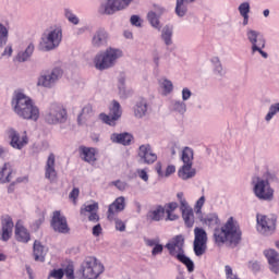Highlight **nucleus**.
I'll list each match as a JSON object with an SVG mask.
<instances>
[{
	"label": "nucleus",
	"instance_id": "6ab92c4d",
	"mask_svg": "<svg viewBox=\"0 0 279 279\" xmlns=\"http://www.w3.org/2000/svg\"><path fill=\"white\" fill-rule=\"evenodd\" d=\"M45 178L52 184L53 182H58V171H56V155L53 153L48 156L46 161Z\"/></svg>",
	"mask_w": 279,
	"mask_h": 279
},
{
	"label": "nucleus",
	"instance_id": "13d9d810",
	"mask_svg": "<svg viewBox=\"0 0 279 279\" xmlns=\"http://www.w3.org/2000/svg\"><path fill=\"white\" fill-rule=\"evenodd\" d=\"M137 175L143 180V182H149V174H147V170L140 169L137 170Z\"/></svg>",
	"mask_w": 279,
	"mask_h": 279
},
{
	"label": "nucleus",
	"instance_id": "5fc2aeb1",
	"mask_svg": "<svg viewBox=\"0 0 279 279\" xmlns=\"http://www.w3.org/2000/svg\"><path fill=\"white\" fill-rule=\"evenodd\" d=\"M177 198L180 202V208H184L185 206H189V202H186V198H184V193L179 192L177 194Z\"/></svg>",
	"mask_w": 279,
	"mask_h": 279
},
{
	"label": "nucleus",
	"instance_id": "a18cd8bd",
	"mask_svg": "<svg viewBox=\"0 0 279 279\" xmlns=\"http://www.w3.org/2000/svg\"><path fill=\"white\" fill-rule=\"evenodd\" d=\"M161 88H163V95H170V93H173V83L170 80L165 78L161 82Z\"/></svg>",
	"mask_w": 279,
	"mask_h": 279
},
{
	"label": "nucleus",
	"instance_id": "052dcab7",
	"mask_svg": "<svg viewBox=\"0 0 279 279\" xmlns=\"http://www.w3.org/2000/svg\"><path fill=\"white\" fill-rule=\"evenodd\" d=\"M165 250V246L160 244V242L153 247L151 256H158V254H162V251Z\"/></svg>",
	"mask_w": 279,
	"mask_h": 279
},
{
	"label": "nucleus",
	"instance_id": "393cba45",
	"mask_svg": "<svg viewBox=\"0 0 279 279\" xmlns=\"http://www.w3.org/2000/svg\"><path fill=\"white\" fill-rule=\"evenodd\" d=\"M180 210L186 228H193V225L195 223V214L193 213V208L190 207V205H185V207H180Z\"/></svg>",
	"mask_w": 279,
	"mask_h": 279
},
{
	"label": "nucleus",
	"instance_id": "79ce46f5",
	"mask_svg": "<svg viewBox=\"0 0 279 279\" xmlns=\"http://www.w3.org/2000/svg\"><path fill=\"white\" fill-rule=\"evenodd\" d=\"M278 112H279V102L270 105L268 113L265 117V121L269 123V121H271V119H274V117H276Z\"/></svg>",
	"mask_w": 279,
	"mask_h": 279
},
{
	"label": "nucleus",
	"instance_id": "72a5a7b5",
	"mask_svg": "<svg viewBox=\"0 0 279 279\" xmlns=\"http://www.w3.org/2000/svg\"><path fill=\"white\" fill-rule=\"evenodd\" d=\"M170 110L177 112L178 114H186V102L184 100H172L170 105Z\"/></svg>",
	"mask_w": 279,
	"mask_h": 279
},
{
	"label": "nucleus",
	"instance_id": "69168bd1",
	"mask_svg": "<svg viewBox=\"0 0 279 279\" xmlns=\"http://www.w3.org/2000/svg\"><path fill=\"white\" fill-rule=\"evenodd\" d=\"M70 199H73L74 204H75V199H77V197H80V189L74 187L69 195Z\"/></svg>",
	"mask_w": 279,
	"mask_h": 279
},
{
	"label": "nucleus",
	"instance_id": "c03bdc74",
	"mask_svg": "<svg viewBox=\"0 0 279 279\" xmlns=\"http://www.w3.org/2000/svg\"><path fill=\"white\" fill-rule=\"evenodd\" d=\"M97 210H99V204L98 203H93L89 205H84L81 208V215H86V213L93 214V213H97Z\"/></svg>",
	"mask_w": 279,
	"mask_h": 279
},
{
	"label": "nucleus",
	"instance_id": "37998d69",
	"mask_svg": "<svg viewBox=\"0 0 279 279\" xmlns=\"http://www.w3.org/2000/svg\"><path fill=\"white\" fill-rule=\"evenodd\" d=\"M211 63L214 64V73L220 77L223 76V66L221 65V60H219V57H214L211 59Z\"/></svg>",
	"mask_w": 279,
	"mask_h": 279
},
{
	"label": "nucleus",
	"instance_id": "4d7b16f0",
	"mask_svg": "<svg viewBox=\"0 0 279 279\" xmlns=\"http://www.w3.org/2000/svg\"><path fill=\"white\" fill-rule=\"evenodd\" d=\"M114 221H116V230H119V232H125V222L119 218H114Z\"/></svg>",
	"mask_w": 279,
	"mask_h": 279
},
{
	"label": "nucleus",
	"instance_id": "e2e57ef3",
	"mask_svg": "<svg viewBox=\"0 0 279 279\" xmlns=\"http://www.w3.org/2000/svg\"><path fill=\"white\" fill-rule=\"evenodd\" d=\"M130 23L131 25H133L134 27H141V16L138 15H132L130 19Z\"/></svg>",
	"mask_w": 279,
	"mask_h": 279
},
{
	"label": "nucleus",
	"instance_id": "6e6552de",
	"mask_svg": "<svg viewBox=\"0 0 279 279\" xmlns=\"http://www.w3.org/2000/svg\"><path fill=\"white\" fill-rule=\"evenodd\" d=\"M104 269L96 257H86L81 265L82 279H97L104 274Z\"/></svg>",
	"mask_w": 279,
	"mask_h": 279
},
{
	"label": "nucleus",
	"instance_id": "f704fd0d",
	"mask_svg": "<svg viewBox=\"0 0 279 279\" xmlns=\"http://www.w3.org/2000/svg\"><path fill=\"white\" fill-rule=\"evenodd\" d=\"M80 150L83 156V160H85V162H95V160H97V158L95 157V154H96L95 148H88V147L82 146Z\"/></svg>",
	"mask_w": 279,
	"mask_h": 279
},
{
	"label": "nucleus",
	"instance_id": "bb28decb",
	"mask_svg": "<svg viewBox=\"0 0 279 279\" xmlns=\"http://www.w3.org/2000/svg\"><path fill=\"white\" fill-rule=\"evenodd\" d=\"M33 254L36 262L45 263V257L47 256V247L40 244V242L35 241L33 246Z\"/></svg>",
	"mask_w": 279,
	"mask_h": 279
},
{
	"label": "nucleus",
	"instance_id": "2f4dec72",
	"mask_svg": "<svg viewBox=\"0 0 279 279\" xmlns=\"http://www.w3.org/2000/svg\"><path fill=\"white\" fill-rule=\"evenodd\" d=\"M118 89L121 99H128L132 95V90L125 88V74L121 73L118 78Z\"/></svg>",
	"mask_w": 279,
	"mask_h": 279
},
{
	"label": "nucleus",
	"instance_id": "e433bc0d",
	"mask_svg": "<svg viewBox=\"0 0 279 279\" xmlns=\"http://www.w3.org/2000/svg\"><path fill=\"white\" fill-rule=\"evenodd\" d=\"M193 148L185 146L182 150L181 160L184 165H191L193 167Z\"/></svg>",
	"mask_w": 279,
	"mask_h": 279
},
{
	"label": "nucleus",
	"instance_id": "6e6d98bb",
	"mask_svg": "<svg viewBox=\"0 0 279 279\" xmlns=\"http://www.w3.org/2000/svg\"><path fill=\"white\" fill-rule=\"evenodd\" d=\"M190 97H193V92H191V89H189L187 87H184L182 89V101H189Z\"/></svg>",
	"mask_w": 279,
	"mask_h": 279
},
{
	"label": "nucleus",
	"instance_id": "c756f323",
	"mask_svg": "<svg viewBox=\"0 0 279 279\" xmlns=\"http://www.w3.org/2000/svg\"><path fill=\"white\" fill-rule=\"evenodd\" d=\"M147 114V99L145 98H140L134 107V116L137 119H143Z\"/></svg>",
	"mask_w": 279,
	"mask_h": 279
},
{
	"label": "nucleus",
	"instance_id": "49530a36",
	"mask_svg": "<svg viewBox=\"0 0 279 279\" xmlns=\"http://www.w3.org/2000/svg\"><path fill=\"white\" fill-rule=\"evenodd\" d=\"M65 19L73 25H78L80 24V19L73 14V12L69 9L64 10Z\"/></svg>",
	"mask_w": 279,
	"mask_h": 279
},
{
	"label": "nucleus",
	"instance_id": "7ed1b4c3",
	"mask_svg": "<svg viewBox=\"0 0 279 279\" xmlns=\"http://www.w3.org/2000/svg\"><path fill=\"white\" fill-rule=\"evenodd\" d=\"M166 248L170 256H174V258L185 265L190 274L195 271V263L192 262L191 257L184 254V235L179 234L172 238L171 241L166 244Z\"/></svg>",
	"mask_w": 279,
	"mask_h": 279
},
{
	"label": "nucleus",
	"instance_id": "09e8293b",
	"mask_svg": "<svg viewBox=\"0 0 279 279\" xmlns=\"http://www.w3.org/2000/svg\"><path fill=\"white\" fill-rule=\"evenodd\" d=\"M63 279L64 278V269L59 268V269H52L49 272L48 279Z\"/></svg>",
	"mask_w": 279,
	"mask_h": 279
},
{
	"label": "nucleus",
	"instance_id": "20e7f679",
	"mask_svg": "<svg viewBox=\"0 0 279 279\" xmlns=\"http://www.w3.org/2000/svg\"><path fill=\"white\" fill-rule=\"evenodd\" d=\"M123 58V51L117 48H107L105 51L98 52L94 58V65L97 71H108L117 64V60Z\"/></svg>",
	"mask_w": 279,
	"mask_h": 279
},
{
	"label": "nucleus",
	"instance_id": "a878e982",
	"mask_svg": "<svg viewBox=\"0 0 279 279\" xmlns=\"http://www.w3.org/2000/svg\"><path fill=\"white\" fill-rule=\"evenodd\" d=\"M15 239L20 243H29V240L32 239L29 231L19 222L15 225Z\"/></svg>",
	"mask_w": 279,
	"mask_h": 279
},
{
	"label": "nucleus",
	"instance_id": "7c9ffc66",
	"mask_svg": "<svg viewBox=\"0 0 279 279\" xmlns=\"http://www.w3.org/2000/svg\"><path fill=\"white\" fill-rule=\"evenodd\" d=\"M161 40H163L166 47L173 45V26L166 25L161 29Z\"/></svg>",
	"mask_w": 279,
	"mask_h": 279
},
{
	"label": "nucleus",
	"instance_id": "3c124183",
	"mask_svg": "<svg viewBox=\"0 0 279 279\" xmlns=\"http://www.w3.org/2000/svg\"><path fill=\"white\" fill-rule=\"evenodd\" d=\"M63 272L68 279H75V270L73 268V264H69Z\"/></svg>",
	"mask_w": 279,
	"mask_h": 279
},
{
	"label": "nucleus",
	"instance_id": "0e129e2a",
	"mask_svg": "<svg viewBox=\"0 0 279 279\" xmlns=\"http://www.w3.org/2000/svg\"><path fill=\"white\" fill-rule=\"evenodd\" d=\"M10 236H12V230L2 229V233H1L2 241H10Z\"/></svg>",
	"mask_w": 279,
	"mask_h": 279
},
{
	"label": "nucleus",
	"instance_id": "f257e3e1",
	"mask_svg": "<svg viewBox=\"0 0 279 279\" xmlns=\"http://www.w3.org/2000/svg\"><path fill=\"white\" fill-rule=\"evenodd\" d=\"M241 228L233 217H230L223 227L214 230V240L217 245L229 243V245L236 246L241 243Z\"/></svg>",
	"mask_w": 279,
	"mask_h": 279
},
{
	"label": "nucleus",
	"instance_id": "c85d7f7f",
	"mask_svg": "<svg viewBox=\"0 0 279 279\" xmlns=\"http://www.w3.org/2000/svg\"><path fill=\"white\" fill-rule=\"evenodd\" d=\"M196 173L197 171L193 166H191V163L183 165L178 171V175L181 180H191V178H195Z\"/></svg>",
	"mask_w": 279,
	"mask_h": 279
},
{
	"label": "nucleus",
	"instance_id": "864d4df0",
	"mask_svg": "<svg viewBox=\"0 0 279 279\" xmlns=\"http://www.w3.org/2000/svg\"><path fill=\"white\" fill-rule=\"evenodd\" d=\"M225 274L227 279H240L239 276L232 271V267L230 265L225 266Z\"/></svg>",
	"mask_w": 279,
	"mask_h": 279
},
{
	"label": "nucleus",
	"instance_id": "f3484780",
	"mask_svg": "<svg viewBox=\"0 0 279 279\" xmlns=\"http://www.w3.org/2000/svg\"><path fill=\"white\" fill-rule=\"evenodd\" d=\"M137 156L140 165H154L158 160V155L154 153L149 144L141 145Z\"/></svg>",
	"mask_w": 279,
	"mask_h": 279
},
{
	"label": "nucleus",
	"instance_id": "4be33fe9",
	"mask_svg": "<svg viewBox=\"0 0 279 279\" xmlns=\"http://www.w3.org/2000/svg\"><path fill=\"white\" fill-rule=\"evenodd\" d=\"M108 32L104 28H98L93 35L92 45L96 49H101V47H106V45H108Z\"/></svg>",
	"mask_w": 279,
	"mask_h": 279
},
{
	"label": "nucleus",
	"instance_id": "de8ad7c7",
	"mask_svg": "<svg viewBox=\"0 0 279 279\" xmlns=\"http://www.w3.org/2000/svg\"><path fill=\"white\" fill-rule=\"evenodd\" d=\"M250 2H242L239 7H238V11L240 13L241 16H247L250 15Z\"/></svg>",
	"mask_w": 279,
	"mask_h": 279
},
{
	"label": "nucleus",
	"instance_id": "680f3d73",
	"mask_svg": "<svg viewBox=\"0 0 279 279\" xmlns=\"http://www.w3.org/2000/svg\"><path fill=\"white\" fill-rule=\"evenodd\" d=\"M175 173V166L170 165L166 168V171L163 172V178H169L170 175H173Z\"/></svg>",
	"mask_w": 279,
	"mask_h": 279
},
{
	"label": "nucleus",
	"instance_id": "412c9836",
	"mask_svg": "<svg viewBox=\"0 0 279 279\" xmlns=\"http://www.w3.org/2000/svg\"><path fill=\"white\" fill-rule=\"evenodd\" d=\"M125 210V197L120 196L116 198V201L109 205L108 211H107V219L109 221H112L114 219V215L117 213H123Z\"/></svg>",
	"mask_w": 279,
	"mask_h": 279
},
{
	"label": "nucleus",
	"instance_id": "dca6fc26",
	"mask_svg": "<svg viewBox=\"0 0 279 279\" xmlns=\"http://www.w3.org/2000/svg\"><path fill=\"white\" fill-rule=\"evenodd\" d=\"M8 38H10V31L0 23V58H10L12 56L13 49L12 45H8Z\"/></svg>",
	"mask_w": 279,
	"mask_h": 279
},
{
	"label": "nucleus",
	"instance_id": "b1692460",
	"mask_svg": "<svg viewBox=\"0 0 279 279\" xmlns=\"http://www.w3.org/2000/svg\"><path fill=\"white\" fill-rule=\"evenodd\" d=\"M16 175V172L12 170V166L10 163H4V166L0 169V184H8V182H12V178Z\"/></svg>",
	"mask_w": 279,
	"mask_h": 279
},
{
	"label": "nucleus",
	"instance_id": "4468645a",
	"mask_svg": "<svg viewBox=\"0 0 279 279\" xmlns=\"http://www.w3.org/2000/svg\"><path fill=\"white\" fill-rule=\"evenodd\" d=\"M50 226L54 232H59V234H69L71 232V228H69V222L66 221V217L63 216L60 210L53 211Z\"/></svg>",
	"mask_w": 279,
	"mask_h": 279
},
{
	"label": "nucleus",
	"instance_id": "f03ea898",
	"mask_svg": "<svg viewBox=\"0 0 279 279\" xmlns=\"http://www.w3.org/2000/svg\"><path fill=\"white\" fill-rule=\"evenodd\" d=\"M12 106L14 112L17 113V117L21 119H26L31 121H38L40 117V110L34 105L32 98L27 97L23 93L16 94L15 98L12 100Z\"/></svg>",
	"mask_w": 279,
	"mask_h": 279
},
{
	"label": "nucleus",
	"instance_id": "9d476101",
	"mask_svg": "<svg viewBox=\"0 0 279 279\" xmlns=\"http://www.w3.org/2000/svg\"><path fill=\"white\" fill-rule=\"evenodd\" d=\"M257 230L264 236H271L276 232V223L278 222V217L274 215H260L257 214Z\"/></svg>",
	"mask_w": 279,
	"mask_h": 279
},
{
	"label": "nucleus",
	"instance_id": "473e14b6",
	"mask_svg": "<svg viewBox=\"0 0 279 279\" xmlns=\"http://www.w3.org/2000/svg\"><path fill=\"white\" fill-rule=\"evenodd\" d=\"M35 46L31 43L24 51L17 53V62H27L34 56Z\"/></svg>",
	"mask_w": 279,
	"mask_h": 279
},
{
	"label": "nucleus",
	"instance_id": "774afa93",
	"mask_svg": "<svg viewBox=\"0 0 279 279\" xmlns=\"http://www.w3.org/2000/svg\"><path fill=\"white\" fill-rule=\"evenodd\" d=\"M112 184H114L119 191H123L125 189V182H122L121 180L113 181Z\"/></svg>",
	"mask_w": 279,
	"mask_h": 279
},
{
	"label": "nucleus",
	"instance_id": "bf43d9fd",
	"mask_svg": "<svg viewBox=\"0 0 279 279\" xmlns=\"http://www.w3.org/2000/svg\"><path fill=\"white\" fill-rule=\"evenodd\" d=\"M205 203H206V197L201 196L195 204L196 213H202V208L204 207Z\"/></svg>",
	"mask_w": 279,
	"mask_h": 279
},
{
	"label": "nucleus",
	"instance_id": "ddd939ff",
	"mask_svg": "<svg viewBox=\"0 0 279 279\" xmlns=\"http://www.w3.org/2000/svg\"><path fill=\"white\" fill-rule=\"evenodd\" d=\"M207 243H208V234L206 233V230L196 227L194 229V253L195 256H204L206 254L207 250Z\"/></svg>",
	"mask_w": 279,
	"mask_h": 279
},
{
	"label": "nucleus",
	"instance_id": "ea45409f",
	"mask_svg": "<svg viewBox=\"0 0 279 279\" xmlns=\"http://www.w3.org/2000/svg\"><path fill=\"white\" fill-rule=\"evenodd\" d=\"M204 223L209 228H215V226H219V216H217V214H208L204 218Z\"/></svg>",
	"mask_w": 279,
	"mask_h": 279
},
{
	"label": "nucleus",
	"instance_id": "9b49d317",
	"mask_svg": "<svg viewBox=\"0 0 279 279\" xmlns=\"http://www.w3.org/2000/svg\"><path fill=\"white\" fill-rule=\"evenodd\" d=\"M132 0H105L98 9L99 14H105L106 16H112L121 10H125L130 7Z\"/></svg>",
	"mask_w": 279,
	"mask_h": 279
},
{
	"label": "nucleus",
	"instance_id": "cd10ccee",
	"mask_svg": "<svg viewBox=\"0 0 279 279\" xmlns=\"http://www.w3.org/2000/svg\"><path fill=\"white\" fill-rule=\"evenodd\" d=\"M195 1L197 0H177L174 9L177 16H180V19L186 16V12H189V4L195 3Z\"/></svg>",
	"mask_w": 279,
	"mask_h": 279
},
{
	"label": "nucleus",
	"instance_id": "c9c22d12",
	"mask_svg": "<svg viewBox=\"0 0 279 279\" xmlns=\"http://www.w3.org/2000/svg\"><path fill=\"white\" fill-rule=\"evenodd\" d=\"M93 117V106L86 105L83 109L82 112L77 117V123L78 125H82L84 121L90 119Z\"/></svg>",
	"mask_w": 279,
	"mask_h": 279
},
{
	"label": "nucleus",
	"instance_id": "a211bd4d",
	"mask_svg": "<svg viewBox=\"0 0 279 279\" xmlns=\"http://www.w3.org/2000/svg\"><path fill=\"white\" fill-rule=\"evenodd\" d=\"M8 136L10 140V145L13 147V149H23L27 143H29V140L27 138V135H23L21 137V133H19L14 129H10L8 131Z\"/></svg>",
	"mask_w": 279,
	"mask_h": 279
},
{
	"label": "nucleus",
	"instance_id": "1a4fd4ad",
	"mask_svg": "<svg viewBox=\"0 0 279 279\" xmlns=\"http://www.w3.org/2000/svg\"><path fill=\"white\" fill-rule=\"evenodd\" d=\"M62 43V28H53L41 36V51H53Z\"/></svg>",
	"mask_w": 279,
	"mask_h": 279
},
{
	"label": "nucleus",
	"instance_id": "0eeeda50",
	"mask_svg": "<svg viewBox=\"0 0 279 279\" xmlns=\"http://www.w3.org/2000/svg\"><path fill=\"white\" fill-rule=\"evenodd\" d=\"M246 37L248 43H251L252 56H254V53L257 52L262 56V58H265V60H267V58H269V54L263 50L267 45V40H265V36H263L262 33L258 31L247 28Z\"/></svg>",
	"mask_w": 279,
	"mask_h": 279
},
{
	"label": "nucleus",
	"instance_id": "4c0bfd02",
	"mask_svg": "<svg viewBox=\"0 0 279 279\" xmlns=\"http://www.w3.org/2000/svg\"><path fill=\"white\" fill-rule=\"evenodd\" d=\"M148 23L154 27L155 29H158L160 32L161 27L160 26V15L156 14V12L150 11L147 14Z\"/></svg>",
	"mask_w": 279,
	"mask_h": 279
},
{
	"label": "nucleus",
	"instance_id": "2eb2a0df",
	"mask_svg": "<svg viewBox=\"0 0 279 279\" xmlns=\"http://www.w3.org/2000/svg\"><path fill=\"white\" fill-rule=\"evenodd\" d=\"M121 114H123V111L121 110V104H119L117 100H113L109 109V114L100 113L99 118L104 123H107V125H114V121H119V119H121Z\"/></svg>",
	"mask_w": 279,
	"mask_h": 279
},
{
	"label": "nucleus",
	"instance_id": "8fccbe9b",
	"mask_svg": "<svg viewBox=\"0 0 279 279\" xmlns=\"http://www.w3.org/2000/svg\"><path fill=\"white\" fill-rule=\"evenodd\" d=\"M248 269L253 271V274H258L262 269L260 262L258 260H251L247 265Z\"/></svg>",
	"mask_w": 279,
	"mask_h": 279
},
{
	"label": "nucleus",
	"instance_id": "f8f14e48",
	"mask_svg": "<svg viewBox=\"0 0 279 279\" xmlns=\"http://www.w3.org/2000/svg\"><path fill=\"white\" fill-rule=\"evenodd\" d=\"M63 71L60 68H54L50 72H44L37 82V86H43L44 88H53L58 81L62 78Z\"/></svg>",
	"mask_w": 279,
	"mask_h": 279
},
{
	"label": "nucleus",
	"instance_id": "338daca9",
	"mask_svg": "<svg viewBox=\"0 0 279 279\" xmlns=\"http://www.w3.org/2000/svg\"><path fill=\"white\" fill-rule=\"evenodd\" d=\"M145 243L148 247H155V245L160 243V239L156 238V239H147L145 240Z\"/></svg>",
	"mask_w": 279,
	"mask_h": 279
},
{
	"label": "nucleus",
	"instance_id": "58836bf2",
	"mask_svg": "<svg viewBox=\"0 0 279 279\" xmlns=\"http://www.w3.org/2000/svg\"><path fill=\"white\" fill-rule=\"evenodd\" d=\"M162 215H165V207L162 206H157L156 209L150 210L147 214L148 219H151V221H160V219L162 218Z\"/></svg>",
	"mask_w": 279,
	"mask_h": 279
},
{
	"label": "nucleus",
	"instance_id": "a19ab883",
	"mask_svg": "<svg viewBox=\"0 0 279 279\" xmlns=\"http://www.w3.org/2000/svg\"><path fill=\"white\" fill-rule=\"evenodd\" d=\"M43 223H45V211L39 213L38 218L32 222L31 229L33 232H38Z\"/></svg>",
	"mask_w": 279,
	"mask_h": 279
},
{
	"label": "nucleus",
	"instance_id": "603ef678",
	"mask_svg": "<svg viewBox=\"0 0 279 279\" xmlns=\"http://www.w3.org/2000/svg\"><path fill=\"white\" fill-rule=\"evenodd\" d=\"M14 222L12 221L11 217H7L2 220V230H13Z\"/></svg>",
	"mask_w": 279,
	"mask_h": 279
},
{
	"label": "nucleus",
	"instance_id": "5701e85b",
	"mask_svg": "<svg viewBox=\"0 0 279 279\" xmlns=\"http://www.w3.org/2000/svg\"><path fill=\"white\" fill-rule=\"evenodd\" d=\"M110 141L117 143L118 145H123L124 147H128L132 145V141H134V135L128 132L113 133L110 136Z\"/></svg>",
	"mask_w": 279,
	"mask_h": 279
},
{
	"label": "nucleus",
	"instance_id": "aec40b11",
	"mask_svg": "<svg viewBox=\"0 0 279 279\" xmlns=\"http://www.w3.org/2000/svg\"><path fill=\"white\" fill-rule=\"evenodd\" d=\"M264 256L267 258L268 267L272 274H279V253L274 248L264 251Z\"/></svg>",
	"mask_w": 279,
	"mask_h": 279
},
{
	"label": "nucleus",
	"instance_id": "39448f33",
	"mask_svg": "<svg viewBox=\"0 0 279 279\" xmlns=\"http://www.w3.org/2000/svg\"><path fill=\"white\" fill-rule=\"evenodd\" d=\"M252 184L254 195L257 199H260V202L274 201V189L271 187L269 180L260 177H253Z\"/></svg>",
	"mask_w": 279,
	"mask_h": 279
},
{
	"label": "nucleus",
	"instance_id": "423d86ee",
	"mask_svg": "<svg viewBox=\"0 0 279 279\" xmlns=\"http://www.w3.org/2000/svg\"><path fill=\"white\" fill-rule=\"evenodd\" d=\"M66 109L59 102H51L44 112V120L48 125H58V123H66Z\"/></svg>",
	"mask_w": 279,
	"mask_h": 279
}]
</instances>
